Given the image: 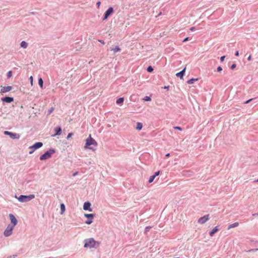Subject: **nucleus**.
<instances>
[{"instance_id": "1", "label": "nucleus", "mask_w": 258, "mask_h": 258, "mask_svg": "<svg viewBox=\"0 0 258 258\" xmlns=\"http://www.w3.org/2000/svg\"><path fill=\"white\" fill-rule=\"evenodd\" d=\"M98 145L97 142L93 139L91 135L86 139L84 148L86 149H89L93 151L96 150V147Z\"/></svg>"}, {"instance_id": "2", "label": "nucleus", "mask_w": 258, "mask_h": 258, "mask_svg": "<svg viewBox=\"0 0 258 258\" xmlns=\"http://www.w3.org/2000/svg\"><path fill=\"white\" fill-rule=\"evenodd\" d=\"M84 242V247L85 248L95 249H97L101 243V242L95 240V239L92 237L85 239Z\"/></svg>"}, {"instance_id": "3", "label": "nucleus", "mask_w": 258, "mask_h": 258, "mask_svg": "<svg viewBox=\"0 0 258 258\" xmlns=\"http://www.w3.org/2000/svg\"><path fill=\"white\" fill-rule=\"evenodd\" d=\"M55 152L56 150L55 149L50 148L40 156L39 159L41 161H44L52 157V155Z\"/></svg>"}, {"instance_id": "4", "label": "nucleus", "mask_w": 258, "mask_h": 258, "mask_svg": "<svg viewBox=\"0 0 258 258\" xmlns=\"http://www.w3.org/2000/svg\"><path fill=\"white\" fill-rule=\"evenodd\" d=\"M114 12L113 8L112 7H109V8L105 12L102 17V20H106L108 17L111 16Z\"/></svg>"}, {"instance_id": "5", "label": "nucleus", "mask_w": 258, "mask_h": 258, "mask_svg": "<svg viewBox=\"0 0 258 258\" xmlns=\"http://www.w3.org/2000/svg\"><path fill=\"white\" fill-rule=\"evenodd\" d=\"M84 216L87 218V220L85 223L87 225H90L92 223L93 219L95 217V214L93 213L84 214Z\"/></svg>"}, {"instance_id": "6", "label": "nucleus", "mask_w": 258, "mask_h": 258, "mask_svg": "<svg viewBox=\"0 0 258 258\" xmlns=\"http://www.w3.org/2000/svg\"><path fill=\"white\" fill-rule=\"evenodd\" d=\"M32 199V195H29V196L21 195L19 198H18V200L21 202H27L28 201H31Z\"/></svg>"}, {"instance_id": "7", "label": "nucleus", "mask_w": 258, "mask_h": 258, "mask_svg": "<svg viewBox=\"0 0 258 258\" xmlns=\"http://www.w3.org/2000/svg\"><path fill=\"white\" fill-rule=\"evenodd\" d=\"M14 227V225H9L4 232L5 236L8 237L11 235Z\"/></svg>"}, {"instance_id": "8", "label": "nucleus", "mask_w": 258, "mask_h": 258, "mask_svg": "<svg viewBox=\"0 0 258 258\" xmlns=\"http://www.w3.org/2000/svg\"><path fill=\"white\" fill-rule=\"evenodd\" d=\"M83 208V210L85 211H88L89 212H92L93 211V209L91 208V204L89 201L85 202L84 203Z\"/></svg>"}, {"instance_id": "9", "label": "nucleus", "mask_w": 258, "mask_h": 258, "mask_svg": "<svg viewBox=\"0 0 258 258\" xmlns=\"http://www.w3.org/2000/svg\"><path fill=\"white\" fill-rule=\"evenodd\" d=\"M209 220V214L204 215L203 217H200L198 219V223L200 224H204Z\"/></svg>"}, {"instance_id": "10", "label": "nucleus", "mask_w": 258, "mask_h": 258, "mask_svg": "<svg viewBox=\"0 0 258 258\" xmlns=\"http://www.w3.org/2000/svg\"><path fill=\"white\" fill-rule=\"evenodd\" d=\"M4 134L9 135L10 137V138L13 139H19L20 138V135L19 134L9 132L8 131H5L4 132Z\"/></svg>"}, {"instance_id": "11", "label": "nucleus", "mask_w": 258, "mask_h": 258, "mask_svg": "<svg viewBox=\"0 0 258 258\" xmlns=\"http://www.w3.org/2000/svg\"><path fill=\"white\" fill-rule=\"evenodd\" d=\"M161 172L162 171L161 170H158L157 171L154 172V174L150 176V177H149L148 182L150 183H152L154 181L155 177L159 175L161 173Z\"/></svg>"}, {"instance_id": "12", "label": "nucleus", "mask_w": 258, "mask_h": 258, "mask_svg": "<svg viewBox=\"0 0 258 258\" xmlns=\"http://www.w3.org/2000/svg\"><path fill=\"white\" fill-rule=\"evenodd\" d=\"M1 93H5L11 91L12 90V87L10 86H1Z\"/></svg>"}, {"instance_id": "13", "label": "nucleus", "mask_w": 258, "mask_h": 258, "mask_svg": "<svg viewBox=\"0 0 258 258\" xmlns=\"http://www.w3.org/2000/svg\"><path fill=\"white\" fill-rule=\"evenodd\" d=\"M54 131L55 133L54 134L51 135V137H53L56 136L60 135L62 133L61 127L59 125L56 126V127L54 128Z\"/></svg>"}, {"instance_id": "14", "label": "nucleus", "mask_w": 258, "mask_h": 258, "mask_svg": "<svg viewBox=\"0 0 258 258\" xmlns=\"http://www.w3.org/2000/svg\"><path fill=\"white\" fill-rule=\"evenodd\" d=\"M186 70V67H185L181 71L176 74L175 76L179 78L180 79H183L184 76L185 75Z\"/></svg>"}, {"instance_id": "15", "label": "nucleus", "mask_w": 258, "mask_h": 258, "mask_svg": "<svg viewBox=\"0 0 258 258\" xmlns=\"http://www.w3.org/2000/svg\"><path fill=\"white\" fill-rule=\"evenodd\" d=\"M9 218L11 220V223L12 224V225H14V226H15V225L17 224L18 222L16 217L13 214H10L9 215Z\"/></svg>"}, {"instance_id": "16", "label": "nucleus", "mask_w": 258, "mask_h": 258, "mask_svg": "<svg viewBox=\"0 0 258 258\" xmlns=\"http://www.w3.org/2000/svg\"><path fill=\"white\" fill-rule=\"evenodd\" d=\"M219 230V226H216L209 232V234L211 236H213Z\"/></svg>"}, {"instance_id": "17", "label": "nucleus", "mask_w": 258, "mask_h": 258, "mask_svg": "<svg viewBox=\"0 0 258 258\" xmlns=\"http://www.w3.org/2000/svg\"><path fill=\"white\" fill-rule=\"evenodd\" d=\"M42 146H43V143L41 142H38L35 143L34 144H33V152L35 150L38 149L39 148L42 147Z\"/></svg>"}, {"instance_id": "18", "label": "nucleus", "mask_w": 258, "mask_h": 258, "mask_svg": "<svg viewBox=\"0 0 258 258\" xmlns=\"http://www.w3.org/2000/svg\"><path fill=\"white\" fill-rule=\"evenodd\" d=\"M1 100L3 102L9 103L14 101V98L13 97H5L4 98H2Z\"/></svg>"}, {"instance_id": "19", "label": "nucleus", "mask_w": 258, "mask_h": 258, "mask_svg": "<svg viewBox=\"0 0 258 258\" xmlns=\"http://www.w3.org/2000/svg\"><path fill=\"white\" fill-rule=\"evenodd\" d=\"M110 50L114 51V53H115L117 52H120L121 51V48L119 47V46L116 45L114 47H110Z\"/></svg>"}, {"instance_id": "20", "label": "nucleus", "mask_w": 258, "mask_h": 258, "mask_svg": "<svg viewBox=\"0 0 258 258\" xmlns=\"http://www.w3.org/2000/svg\"><path fill=\"white\" fill-rule=\"evenodd\" d=\"M124 97L118 98L116 100V103L118 105H121L124 101Z\"/></svg>"}, {"instance_id": "21", "label": "nucleus", "mask_w": 258, "mask_h": 258, "mask_svg": "<svg viewBox=\"0 0 258 258\" xmlns=\"http://www.w3.org/2000/svg\"><path fill=\"white\" fill-rule=\"evenodd\" d=\"M60 214H62L66 211V206L63 203H61L60 205Z\"/></svg>"}, {"instance_id": "22", "label": "nucleus", "mask_w": 258, "mask_h": 258, "mask_svg": "<svg viewBox=\"0 0 258 258\" xmlns=\"http://www.w3.org/2000/svg\"><path fill=\"white\" fill-rule=\"evenodd\" d=\"M199 80V78H192L191 79H190L189 80H188L187 81V83L188 84H192L194 83V82L195 81H197Z\"/></svg>"}, {"instance_id": "23", "label": "nucleus", "mask_w": 258, "mask_h": 258, "mask_svg": "<svg viewBox=\"0 0 258 258\" xmlns=\"http://www.w3.org/2000/svg\"><path fill=\"white\" fill-rule=\"evenodd\" d=\"M43 80L41 77L38 78V85L41 89L43 88Z\"/></svg>"}, {"instance_id": "24", "label": "nucleus", "mask_w": 258, "mask_h": 258, "mask_svg": "<svg viewBox=\"0 0 258 258\" xmlns=\"http://www.w3.org/2000/svg\"><path fill=\"white\" fill-rule=\"evenodd\" d=\"M143 128V124L141 122H138L136 125V130L138 131H141Z\"/></svg>"}, {"instance_id": "25", "label": "nucleus", "mask_w": 258, "mask_h": 258, "mask_svg": "<svg viewBox=\"0 0 258 258\" xmlns=\"http://www.w3.org/2000/svg\"><path fill=\"white\" fill-rule=\"evenodd\" d=\"M239 225L238 222H235L234 223H232L230 225H229L228 227V229H230L232 228L236 227Z\"/></svg>"}, {"instance_id": "26", "label": "nucleus", "mask_w": 258, "mask_h": 258, "mask_svg": "<svg viewBox=\"0 0 258 258\" xmlns=\"http://www.w3.org/2000/svg\"><path fill=\"white\" fill-rule=\"evenodd\" d=\"M146 71L148 72V73H152L154 71V68L152 66H149L147 68V69H146Z\"/></svg>"}, {"instance_id": "27", "label": "nucleus", "mask_w": 258, "mask_h": 258, "mask_svg": "<svg viewBox=\"0 0 258 258\" xmlns=\"http://www.w3.org/2000/svg\"><path fill=\"white\" fill-rule=\"evenodd\" d=\"M152 228V227L150 226H146L145 229L144 234L147 235V233L150 231V230Z\"/></svg>"}, {"instance_id": "28", "label": "nucleus", "mask_w": 258, "mask_h": 258, "mask_svg": "<svg viewBox=\"0 0 258 258\" xmlns=\"http://www.w3.org/2000/svg\"><path fill=\"white\" fill-rule=\"evenodd\" d=\"M143 100L144 101H151V97L150 96H145L143 99Z\"/></svg>"}, {"instance_id": "29", "label": "nucleus", "mask_w": 258, "mask_h": 258, "mask_svg": "<svg viewBox=\"0 0 258 258\" xmlns=\"http://www.w3.org/2000/svg\"><path fill=\"white\" fill-rule=\"evenodd\" d=\"M54 107H51L50 108H49L48 110V112H47V115H50L54 110Z\"/></svg>"}, {"instance_id": "30", "label": "nucleus", "mask_w": 258, "mask_h": 258, "mask_svg": "<svg viewBox=\"0 0 258 258\" xmlns=\"http://www.w3.org/2000/svg\"><path fill=\"white\" fill-rule=\"evenodd\" d=\"M21 46L24 48H26L27 47V43L23 41L21 43Z\"/></svg>"}, {"instance_id": "31", "label": "nucleus", "mask_w": 258, "mask_h": 258, "mask_svg": "<svg viewBox=\"0 0 258 258\" xmlns=\"http://www.w3.org/2000/svg\"><path fill=\"white\" fill-rule=\"evenodd\" d=\"M236 64L235 63V62H233L230 67V69L233 70L235 69L236 68Z\"/></svg>"}, {"instance_id": "32", "label": "nucleus", "mask_w": 258, "mask_h": 258, "mask_svg": "<svg viewBox=\"0 0 258 258\" xmlns=\"http://www.w3.org/2000/svg\"><path fill=\"white\" fill-rule=\"evenodd\" d=\"M173 128L175 130H178V131H182V128L179 126H175L173 127Z\"/></svg>"}, {"instance_id": "33", "label": "nucleus", "mask_w": 258, "mask_h": 258, "mask_svg": "<svg viewBox=\"0 0 258 258\" xmlns=\"http://www.w3.org/2000/svg\"><path fill=\"white\" fill-rule=\"evenodd\" d=\"M255 98H251V99H249L246 101H245L244 102V104H248L249 102H250L251 101H252L253 100H254Z\"/></svg>"}, {"instance_id": "34", "label": "nucleus", "mask_w": 258, "mask_h": 258, "mask_svg": "<svg viewBox=\"0 0 258 258\" xmlns=\"http://www.w3.org/2000/svg\"><path fill=\"white\" fill-rule=\"evenodd\" d=\"M74 135V133H69L68 134V136L67 137V139H69L70 138H71Z\"/></svg>"}, {"instance_id": "35", "label": "nucleus", "mask_w": 258, "mask_h": 258, "mask_svg": "<svg viewBox=\"0 0 258 258\" xmlns=\"http://www.w3.org/2000/svg\"><path fill=\"white\" fill-rule=\"evenodd\" d=\"M12 72L11 71H10L8 73V74H7V77L8 78H10L12 77Z\"/></svg>"}, {"instance_id": "36", "label": "nucleus", "mask_w": 258, "mask_h": 258, "mask_svg": "<svg viewBox=\"0 0 258 258\" xmlns=\"http://www.w3.org/2000/svg\"><path fill=\"white\" fill-rule=\"evenodd\" d=\"M222 68L221 67V66H218L217 68V71L219 73H220L221 72V71H222Z\"/></svg>"}, {"instance_id": "37", "label": "nucleus", "mask_w": 258, "mask_h": 258, "mask_svg": "<svg viewBox=\"0 0 258 258\" xmlns=\"http://www.w3.org/2000/svg\"><path fill=\"white\" fill-rule=\"evenodd\" d=\"M258 251V248L251 249L248 250L247 252H254V251Z\"/></svg>"}, {"instance_id": "38", "label": "nucleus", "mask_w": 258, "mask_h": 258, "mask_svg": "<svg viewBox=\"0 0 258 258\" xmlns=\"http://www.w3.org/2000/svg\"><path fill=\"white\" fill-rule=\"evenodd\" d=\"M225 57H226L225 55H223V56H221L220 57V61L221 62L224 61Z\"/></svg>"}, {"instance_id": "39", "label": "nucleus", "mask_w": 258, "mask_h": 258, "mask_svg": "<svg viewBox=\"0 0 258 258\" xmlns=\"http://www.w3.org/2000/svg\"><path fill=\"white\" fill-rule=\"evenodd\" d=\"M100 5H101V2L98 1L96 3V6H97V7L98 9L99 8Z\"/></svg>"}, {"instance_id": "40", "label": "nucleus", "mask_w": 258, "mask_h": 258, "mask_svg": "<svg viewBox=\"0 0 258 258\" xmlns=\"http://www.w3.org/2000/svg\"><path fill=\"white\" fill-rule=\"evenodd\" d=\"M234 55L236 56H238L239 55V51H236L235 52V54Z\"/></svg>"}, {"instance_id": "41", "label": "nucleus", "mask_w": 258, "mask_h": 258, "mask_svg": "<svg viewBox=\"0 0 258 258\" xmlns=\"http://www.w3.org/2000/svg\"><path fill=\"white\" fill-rule=\"evenodd\" d=\"M250 241H251V242L252 243H253V245H255V246H256V241H254V240H250Z\"/></svg>"}, {"instance_id": "42", "label": "nucleus", "mask_w": 258, "mask_h": 258, "mask_svg": "<svg viewBox=\"0 0 258 258\" xmlns=\"http://www.w3.org/2000/svg\"><path fill=\"white\" fill-rule=\"evenodd\" d=\"M169 87H170L169 86H164L163 87H162V88H163L164 89L168 90Z\"/></svg>"}, {"instance_id": "43", "label": "nucleus", "mask_w": 258, "mask_h": 258, "mask_svg": "<svg viewBox=\"0 0 258 258\" xmlns=\"http://www.w3.org/2000/svg\"><path fill=\"white\" fill-rule=\"evenodd\" d=\"M98 41L100 42L102 44H105V42H104V40H103L99 39Z\"/></svg>"}, {"instance_id": "44", "label": "nucleus", "mask_w": 258, "mask_h": 258, "mask_svg": "<svg viewBox=\"0 0 258 258\" xmlns=\"http://www.w3.org/2000/svg\"><path fill=\"white\" fill-rule=\"evenodd\" d=\"M189 39V37H185L183 40V42H186L187 41V40H188Z\"/></svg>"}, {"instance_id": "45", "label": "nucleus", "mask_w": 258, "mask_h": 258, "mask_svg": "<svg viewBox=\"0 0 258 258\" xmlns=\"http://www.w3.org/2000/svg\"><path fill=\"white\" fill-rule=\"evenodd\" d=\"M29 79L30 81V83H31V85H32V76H30L29 78Z\"/></svg>"}, {"instance_id": "46", "label": "nucleus", "mask_w": 258, "mask_h": 258, "mask_svg": "<svg viewBox=\"0 0 258 258\" xmlns=\"http://www.w3.org/2000/svg\"><path fill=\"white\" fill-rule=\"evenodd\" d=\"M195 30H196V27H191L190 28V30H191L192 31H194Z\"/></svg>"}, {"instance_id": "47", "label": "nucleus", "mask_w": 258, "mask_h": 258, "mask_svg": "<svg viewBox=\"0 0 258 258\" xmlns=\"http://www.w3.org/2000/svg\"><path fill=\"white\" fill-rule=\"evenodd\" d=\"M251 55H249V56L247 58V60L248 61H250V60H251Z\"/></svg>"}, {"instance_id": "48", "label": "nucleus", "mask_w": 258, "mask_h": 258, "mask_svg": "<svg viewBox=\"0 0 258 258\" xmlns=\"http://www.w3.org/2000/svg\"><path fill=\"white\" fill-rule=\"evenodd\" d=\"M78 174V171L75 172V173H74L73 174V176H76V175H77Z\"/></svg>"}, {"instance_id": "49", "label": "nucleus", "mask_w": 258, "mask_h": 258, "mask_svg": "<svg viewBox=\"0 0 258 258\" xmlns=\"http://www.w3.org/2000/svg\"><path fill=\"white\" fill-rule=\"evenodd\" d=\"M252 216H258V212L254 213V214H252Z\"/></svg>"}, {"instance_id": "50", "label": "nucleus", "mask_w": 258, "mask_h": 258, "mask_svg": "<svg viewBox=\"0 0 258 258\" xmlns=\"http://www.w3.org/2000/svg\"><path fill=\"white\" fill-rule=\"evenodd\" d=\"M165 156L167 157H169L170 156V153H167L165 155Z\"/></svg>"}, {"instance_id": "51", "label": "nucleus", "mask_w": 258, "mask_h": 258, "mask_svg": "<svg viewBox=\"0 0 258 258\" xmlns=\"http://www.w3.org/2000/svg\"><path fill=\"white\" fill-rule=\"evenodd\" d=\"M254 182H258V179L256 180H254Z\"/></svg>"}, {"instance_id": "52", "label": "nucleus", "mask_w": 258, "mask_h": 258, "mask_svg": "<svg viewBox=\"0 0 258 258\" xmlns=\"http://www.w3.org/2000/svg\"><path fill=\"white\" fill-rule=\"evenodd\" d=\"M161 15V12H160L158 16H159V15Z\"/></svg>"}, {"instance_id": "53", "label": "nucleus", "mask_w": 258, "mask_h": 258, "mask_svg": "<svg viewBox=\"0 0 258 258\" xmlns=\"http://www.w3.org/2000/svg\"><path fill=\"white\" fill-rule=\"evenodd\" d=\"M29 153L30 154H32V151H30Z\"/></svg>"}, {"instance_id": "54", "label": "nucleus", "mask_w": 258, "mask_h": 258, "mask_svg": "<svg viewBox=\"0 0 258 258\" xmlns=\"http://www.w3.org/2000/svg\"><path fill=\"white\" fill-rule=\"evenodd\" d=\"M33 199H34V198H35L34 195H33Z\"/></svg>"}]
</instances>
